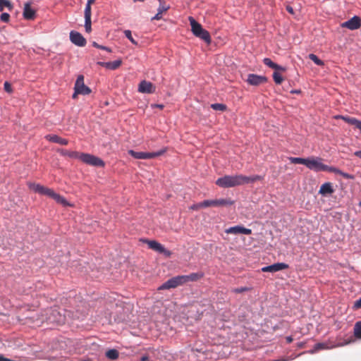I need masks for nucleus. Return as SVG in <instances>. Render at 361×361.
Segmentation results:
<instances>
[{
    "instance_id": "1",
    "label": "nucleus",
    "mask_w": 361,
    "mask_h": 361,
    "mask_svg": "<svg viewBox=\"0 0 361 361\" xmlns=\"http://www.w3.org/2000/svg\"><path fill=\"white\" fill-rule=\"evenodd\" d=\"M262 180V177L259 175L246 176L243 174L235 176H224L216 180V184L221 188H232L238 185L254 183Z\"/></svg>"
},
{
    "instance_id": "2",
    "label": "nucleus",
    "mask_w": 361,
    "mask_h": 361,
    "mask_svg": "<svg viewBox=\"0 0 361 361\" xmlns=\"http://www.w3.org/2000/svg\"><path fill=\"white\" fill-rule=\"evenodd\" d=\"M203 277L204 274L202 272L192 273L189 275L177 276L166 281L158 288V290L175 288L190 281H197Z\"/></svg>"
},
{
    "instance_id": "3",
    "label": "nucleus",
    "mask_w": 361,
    "mask_h": 361,
    "mask_svg": "<svg viewBox=\"0 0 361 361\" xmlns=\"http://www.w3.org/2000/svg\"><path fill=\"white\" fill-rule=\"evenodd\" d=\"M30 190L40 195H44L54 199L57 203L63 206H68L69 204L67 200L59 194L56 193L52 189L47 188L42 185L35 183L28 182L27 183Z\"/></svg>"
},
{
    "instance_id": "4",
    "label": "nucleus",
    "mask_w": 361,
    "mask_h": 361,
    "mask_svg": "<svg viewBox=\"0 0 361 361\" xmlns=\"http://www.w3.org/2000/svg\"><path fill=\"white\" fill-rule=\"evenodd\" d=\"M30 190L40 195H44L54 199L57 203L63 206H68L69 204L67 200L59 194L56 193L52 189L47 188L42 185L35 183L28 182L27 183Z\"/></svg>"
},
{
    "instance_id": "5",
    "label": "nucleus",
    "mask_w": 361,
    "mask_h": 361,
    "mask_svg": "<svg viewBox=\"0 0 361 361\" xmlns=\"http://www.w3.org/2000/svg\"><path fill=\"white\" fill-rule=\"evenodd\" d=\"M44 313L47 315L46 321L49 323L62 324L65 322V316L57 307L46 309Z\"/></svg>"
},
{
    "instance_id": "6",
    "label": "nucleus",
    "mask_w": 361,
    "mask_h": 361,
    "mask_svg": "<svg viewBox=\"0 0 361 361\" xmlns=\"http://www.w3.org/2000/svg\"><path fill=\"white\" fill-rule=\"evenodd\" d=\"M306 166L314 171H329L331 166L324 164L322 162V159L319 157L308 158L306 163Z\"/></svg>"
},
{
    "instance_id": "7",
    "label": "nucleus",
    "mask_w": 361,
    "mask_h": 361,
    "mask_svg": "<svg viewBox=\"0 0 361 361\" xmlns=\"http://www.w3.org/2000/svg\"><path fill=\"white\" fill-rule=\"evenodd\" d=\"M166 149H161L156 152H135L133 149L128 151V154L137 159H149L159 157L165 153Z\"/></svg>"
},
{
    "instance_id": "8",
    "label": "nucleus",
    "mask_w": 361,
    "mask_h": 361,
    "mask_svg": "<svg viewBox=\"0 0 361 361\" xmlns=\"http://www.w3.org/2000/svg\"><path fill=\"white\" fill-rule=\"evenodd\" d=\"M79 159L83 163L93 166L104 167L105 166L102 159L90 154L80 153Z\"/></svg>"
},
{
    "instance_id": "9",
    "label": "nucleus",
    "mask_w": 361,
    "mask_h": 361,
    "mask_svg": "<svg viewBox=\"0 0 361 361\" xmlns=\"http://www.w3.org/2000/svg\"><path fill=\"white\" fill-rule=\"evenodd\" d=\"M74 90H76V93H80V94L87 95L91 93L90 88L84 83V76L82 75L78 76Z\"/></svg>"
},
{
    "instance_id": "10",
    "label": "nucleus",
    "mask_w": 361,
    "mask_h": 361,
    "mask_svg": "<svg viewBox=\"0 0 361 361\" xmlns=\"http://www.w3.org/2000/svg\"><path fill=\"white\" fill-rule=\"evenodd\" d=\"M233 204L234 201L231 199L206 200L203 201L205 207L230 206Z\"/></svg>"
},
{
    "instance_id": "11",
    "label": "nucleus",
    "mask_w": 361,
    "mask_h": 361,
    "mask_svg": "<svg viewBox=\"0 0 361 361\" xmlns=\"http://www.w3.org/2000/svg\"><path fill=\"white\" fill-rule=\"evenodd\" d=\"M145 242L147 244L149 248L164 254L167 257H170L171 255V251L166 250L161 243L156 240H145Z\"/></svg>"
},
{
    "instance_id": "12",
    "label": "nucleus",
    "mask_w": 361,
    "mask_h": 361,
    "mask_svg": "<svg viewBox=\"0 0 361 361\" xmlns=\"http://www.w3.org/2000/svg\"><path fill=\"white\" fill-rule=\"evenodd\" d=\"M46 318L47 315L45 314L44 310H41L39 312H36L32 315L27 317L26 319L29 320L27 323L39 326L44 322H47Z\"/></svg>"
},
{
    "instance_id": "13",
    "label": "nucleus",
    "mask_w": 361,
    "mask_h": 361,
    "mask_svg": "<svg viewBox=\"0 0 361 361\" xmlns=\"http://www.w3.org/2000/svg\"><path fill=\"white\" fill-rule=\"evenodd\" d=\"M342 27H346L350 30H354L361 27V20L358 16H354L350 20L341 24Z\"/></svg>"
},
{
    "instance_id": "14",
    "label": "nucleus",
    "mask_w": 361,
    "mask_h": 361,
    "mask_svg": "<svg viewBox=\"0 0 361 361\" xmlns=\"http://www.w3.org/2000/svg\"><path fill=\"white\" fill-rule=\"evenodd\" d=\"M250 85L257 86L267 82V78L256 74H249L246 80Z\"/></svg>"
},
{
    "instance_id": "15",
    "label": "nucleus",
    "mask_w": 361,
    "mask_h": 361,
    "mask_svg": "<svg viewBox=\"0 0 361 361\" xmlns=\"http://www.w3.org/2000/svg\"><path fill=\"white\" fill-rule=\"evenodd\" d=\"M156 90V87L151 82L147 80H142L138 85V92L141 93L151 94L154 93Z\"/></svg>"
},
{
    "instance_id": "16",
    "label": "nucleus",
    "mask_w": 361,
    "mask_h": 361,
    "mask_svg": "<svg viewBox=\"0 0 361 361\" xmlns=\"http://www.w3.org/2000/svg\"><path fill=\"white\" fill-rule=\"evenodd\" d=\"M70 39L72 43L79 47H84L86 44V39L80 32L76 31L70 32Z\"/></svg>"
},
{
    "instance_id": "17",
    "label": "nucleus",
    "mask_w": 361,
    "mask_h": 361,
    "mask_svg": "<svg viewBox=\"0 0 361 361\" xmlns=\"http://www.w3.org/2000/svg\"><path fill=\"white\" fill-rule=\"evenodd\" d=\"M225 232L228 234H245L250 235L252 233V230L250 228H246L243 226H235L233 227H230L226 229Z\"/></svg>"
},
{
    "instance_id": "18",
    "label": "nucleus",
    "mask_w": 361,
    "mask_h": 361,
    "mask_svg": "<svg viewBox=\"0 0 361 361\" xmlns=\"http://www.w3.org/2000/svg\"><path fill=\"white\" fill-rule=\"evenodd\" d=\"M288 268V265L286 263L279 262L269 266L262 268L263 272H276Z\"/></svg>"
},
{
    "instance_id": "19",
    "label": "nucleus",
    "mask_w": 361,
    "mask_h": 361,
    "mask_svg": "<svg viewBox=\"0 0 361 361\" xmlns=\"http://www.w3.org/2000/svg\"><path fill=\"white\" fill-rule=\"evenodd\" d=\"M23 18L26 20H34L36 16V11L31 8V3L27 2L24 4Z\"/></svg>"
},
{
    "instance_id": "20",
    "label": "nucleus",
    "mask_w": 361,
    "mask_h": 361,
    "mask_svg": "<svg viewBox=\"0 0 361 361\" xmlns=\"http://www.w3.org/2000/svg\"><path fill=\"white\" fill-rule=\"evenodd\" d=\"M159 2V6L157 9V13L152 18V20H159L162 18V14L166 12L169 8L170 6L166 4L165 1L162 0H158Z\"/></svg>"
},
{
    "instance_id": "21",
    "label": "nucleus",
    "mask_w": 361,
    "mask_h": 361,
    "mask_svg": "<svg viewBox=\"0 0 361 361\" xmlns=\"http://www.w3.org/2000/svg\"><path fill=\"white\" fill-rule=\"evenodd\" d=\"M189 21L191 26V31L195 36L200 34V32L203 30V27L200 23L197 22L192 17H189Z\"/></svg>"
},
{
    "instance_id": "22",
    "label": "nucleus",
    "mask_w": 361,
    "mask_h": 361,
    "mask_svg": "<svg viewBox=\"0 0 361 361\" xmlns=\"http://www.w3.org/2000/svg\"><path fill=\"white\" fill-rule=\"evenodd\" d=\"M122 63V61L121 59H118L114 61L109 62H98V64L110 70H116L120 67Z\"/></svg>"
},
{
    "instance_id": "23",
    "label": "nucleus",
    "mask_w": 361,
    "mask_h": 361,
    "mask_svg": "<svg viewBox=\"0 0 361 361\" xmlns=\"http://www.w3.org/2000/svg\"><path fill=\"white\" fill-rule=\"evenodd\" d=\"M334 192V190L332 187V184L331 183L328 182V183H325L321 185L319 193L324 196H326V195H330L333 194Z\"/></svg>"
},
{
    "instance_id": "24",
    "label": "nucleus",
    "mask_w": 361,
    "mask_h": 361,
    "mask_svg": "<svg viewBox=\"0 0 361 361\" xmlns=\"http://www.w3.org/2000/svg\"><path fill=\"white\" fill-rule=\"evenodd\" d=\"M45 138L49 142L58 143L61 145H67L68 144V140L62 138L56 135H47Z\"/></svg>"
},
{
    "instance_id": "25",
    "label": "nucleus",
    "mask_w": 361,
    "mask_h": 361,
    "mask_svg": "<svg viewBox=\"0 0 361 361\" xmlns=\"http://www.w3.org/2000/svg\"><path fill=\"white\" fill-rule=\"evenodd\" d=\"M263 63L268 67L273 68L276 71H279L282 72H284L286 71V68L274 63L269 58H264L263 59Z\"/></svg>"
},
{
    "instance_id": "26",
    "label": "nucleus",
    "mask_w": 361,
    "mask_h": 361,
    "mask_svg": "<svg viewBox=\"0 0 361 361\" xmlns=\"http://www.w3.org/2000/svg\"><path fill=\"white\" fill-rule=\"evenodd\" d=\"M58 152L63 157H68L72 159H79L80 152L75 151H69L67 149H61Z\"/></svg>"
},
{
    "instance_id": "27",
    "label": "nucleus",
    "mask_w": 361,
    "mask_h": 361,
    "mask_svg": "<svg viewBox=\"0 0 361 361\" xmlns=\"http://www.w3.org/2000/svg\"><path fill=\"white\" fill-rule=\"evenodd\" d=\"M336 118L343 120L345 122H346L348 124L355 126V128H358V126H359V123L360 121L355 118L350 117V116H336Z\"/></svg>"
},
{
    "instance_id": "28",
    "label": "nucleus",
    "mask_w": 361,
    "mask_h": 361,
    "mask_svg": "<svg viewBox=\"0 0 361 361\" xmlns=\"http://www.w3.org/2000/svg\"><path fill=\"white\" fill-rule=\"evenodd\" d=\"M195 37L204 40L208 44H209L212 42V38L209 32L204 29L202 30V31L200 32V34L196 35Z\"/></svg>"
},
{
    "instance_id": "29",
    "label": "nucleus",
    "mask_w": 361,
    "mask_h": 361,
    "mask_svg": "<svg viewBox=\"0 0 361 361\" xmlns=\"http://www.w3.org/2000/svg\"><path fill=\"white\" fill-rule=\"evenodd\" d=\"M330 172L334 173L336 174H339L346 179H354V178H355L353 175L345 173V172L341 171L340 169H338L336 167H333V166H331V169H330Z\"/></svg>"
},
{
    "instance_id": "30",
    "label": "nucleus",
    "mask_w": 361,
    "mask_h": 361,
    "mask_svg": "<svg viewBox=\"0 0 361 361\" xmlns=\"http://www.w3.org/2000/svg\"><path fill=\"white\" fill-rule=\"evenodd\" d=\"M354 336L357 339H361V321L355 322L353 328Z\"/></svg>"
},
{
    "instance_id": "31",
    "label": "nucleus",
    "mask_w": 361,
    "mask_h": 361,
    "mask_svg": "<svg viewBox=\"0 0 361 361\" xmlns=\"http://www.w3.org/2000/svg\"><path fill=\"white\" fill-rule=\"evenodd\" d=\"M118 351L116 349H111L106 352V356L110 360H114L118 357Z\"/></svg>"
},
{
    "instance_id": "32",
    "label": "nucleus",
    "mask_w": 361,
    "mask_h": 361,
    "mask_svg": "<svg viewBox=\"0 0 361 361\" xmlns=\"http://www.w3.org/2000/svg\"><path fill=\"white\" fill-rule=\"evenodd\" d=\"M11 11L13 8L12 4L8 0H0V11H3L4 8Z\"/></svg>"
},
{
    "instance_id": "33",
    "label": "nucleus",
    "mask_w": 361,
    "mask_h": 361,
    "mask_svg": "<svg viewBox=\"0 0 361 361\" xmlns=\"http://www.w3.org/2000/svg\"><path fill=\"white\" fill-rule=\"evenodd\" d=\"M289 160L292 164H303L306 166L307 159L300 158V157H290Z\"/></svg>"
},
{
    "instance_id": "34",
    "label": "nucleus",
    "mask_w": 361,
    "mask_h": 361,
    "mask_svg": "<svg viewBox=\"0 0 361 361\" xmlns=\"http://www.w3.org/2000/svg\"><path fill=\"white\" fill-rule=\"evenodd\" d=\"M211 108L215 111H225L227 109L226 105L220 103L211 104Z\"/></svg>"
},
{
    "instance_id": "35",
    "label": "nucleus",
    "mask_w": 361,
    "mask_h": 361,
    "mask_svg": "<svg viewBox=\"0 0 361 361\" xmlns=\"http://www.w3.org/2000/svg\"><path fill=\"white\" fill-rule=\"evenodd\" d=\"M309 59L310 60H312L315 64H317V66H322L324 65V63L323 61H322L321 59H319L315 54H309L308 56Z\"/></svg>"
},
{
    "instance_id": "36",
    "label": "nucleus",
    "mask_w": 361,
    "mask_h": 361,
    "mask_svg": "<svg viewBox=\"0 0 361 361\" xmlns=\"http://www.w3.org/2000/svg\"><path fill=\"white\" fill-rule=\"evenodd\" d=\"M326 348H328V347L326 346V345L325 343H318L315 344V345L314 346V348L312 350H310V353L313 354L319 350L326 349Z\"/></svg>"
},
{
    "instance_id": "37",
    "label": "nucleus",
    "mask_w": 361,
    "mask_h": 361,
    "mask_svg": "<svg viewBox=\"0 0 361 361\" xmlns=\"http://www.w3.org/2000/svg\"><path fill=\"white\" fill-rule=\"evenodd\" d=\"M279 71H276L273 73V79L276 84L281 85L282 82L283 81V78L281 76V73L278 72Z\"/></svg>"
},
{
    "instance_id": "38",
    "label": "nucleus",
    "mask_w": 361,
    "mask_h": 361,
    "mask_svg": "<svg viewBox=\"0 0 361 361\" xmlns=\"http://www.w3.org/2000/svg\"><path fill=\"white\" fill-rule=\"evenodd\" d=\"M251 290V288L249 287H240L235 288L232 290V292L234 293H242L243 292L249 291Z\"/></svg>"
},
{
    "instance_id": "39",
    "label": "nucleus",
    "mask_w": 361,
    "mask_h": 361,
    "mask_svg": "<svg viewBox=\"0 0 361 361\" xmlns=\"http://www.w3.org/2000/svg\"><path fill=\"white\" fill-rule=\"evenodd\" d=\"M125 36L134 44H137V42L133 39L131 31L126 30L124 31Z\"/></svg>"
},
{
    "instance_id": "40",
    "label": "nucleus",
    "mask_w": 361,
    "mask_h": 361,
    "mask_svg": "<svg viewBox=\"0 0 361 361\" xmlns=\"http://www.w3.org/2000/svg\"><path fill=\"white\" fill-rule=\"evenodd\" d=\"M85 27L87 32H90L92 30L91 28V18H85Z\"/></svg>"
},
{
    "instance_id": "41",
    "label": "nucleus",
    "mask_w": 361,
    "mask_h": 361,
    "mask_svg": "<svg viewBox=\"0 0 361 361\" xmlns=\"http://www.w3.org/2000/svg\"><path fill=\"white\" fill-rule=\"evenodd\" d=\"M91 18V5L86 4L85 8V18Z\"/></svg>"
},
{
    "instance_id": "42",
    "label": "nucleus",
    "mask_w": 361,
    "mask_h": 361,
    "mask_svg": "<svg viewBox=\"0 0 361 361\" xmlns=\"http://www.w3.org/2000/svg\"><path fill=\"white\" fill-rule=\"evenodd\" d=\"M92 45L93 47H96V48H98V49H103V50H106L109 52H111V50L110 48L107 47H104V46H102V45H99L98 44L97 42H94L92 43Z\"/></svg>"
},
{
    "instance_id": "43",
    "label": "nucleus",
    "mask_w": 361,
    "mask_h": 361,
    "mask_svg": "<svg viewBox=\"0 0 361 361\" xmlns=\"http://www.w3.org/2000/svg\"><path fill=\"white\" fill-rule=\"evenodd\" d=\"M0 19L3 22L8 23L10 19V15L7 13H3L0 16Z\"/></svg>"
},
{
    "instance_id": "44",
    "label": "nucleus",
    "mask_w": 361,
    "mask_h": 361,
    "mask_svg": "<svg viewBox=\"0 0 361 361\" xmlns=\"http://www.w3.org/2000/svg\"><path fill=\"white\" fill-rule=\"evenodd\" d=\"M202 207H205L204 205L203 204V202L192 205L190 207V209L197 210V209H199L200 208H202Z\"/></svg>"
},
{
    "instance_id": "45",
    "label": "nucleus",
    "mask_w": 361,
    "mask_h": 361,
    "mask_svg": "<svg viewBox=\"0 0 361 361\" xmlns=\"http://www.w3.org/2000/svg\"><path fill=\"white\" fill-rule=\"evenodd\" d=\"M354 308H355V309L361 308V298L355 302Z\"/></svg>"
},
{
    "instance_id": "46",
    "label": "nucleus",
    "mask_w": 361,
    "mask_h": 361,
    "mask_svg": "<svg viewBox=\"0 0 361 361\" xmlns=\"http://www.w3.org/2000/svg\"><path fill=\"white\" fill-rule=\"evenodd\" d=\"M4 89L6 92H11V85L8 82H6L4 83Z\"/></svg>"
},
{
    "instance_id": "47",
    "label": "nucleus",
    "mask_w": 361,
    "mask_h": 361,
    "mask_svg": "<svg viewBox=\"0 0 361 361\" xmlns=\"http://www.w3.org/2000/svg\"><path fill=\"white\" fill-rule=\"evenodd\" d=\"M353 341H354V340L353 339V338H352V337H350V338L349 340L345 341L344 343H343L338 344L337 346H343V345H348V344H349V343H352V342H353Z\"/></svg>"
},
{
    "instance_id": "48",
    "label": "nucleus",
    "mask_w": 361,
    "mask_h": 361,
    "mask_svg": "<svg viewBox=\"0 0 361 361\" xmlns=\"http://www.w3.org/2000/svg\"><path fill=\"white\" fill-rule=\"evenodd\" d=\"M286 11L290 14H294L293 8L290 6H286Z\"/></svg>"
},
{
    "instance_id": "49",
    "label": "nucleus",
    "mask_w": 361,
    "mask_h": 361,
    "mask_svg": "<svg viewBox=\"0 0 361 361\" xmlns=\"http://www.w3.org/2000/svg\"><path fill=\"white\" fill-rule=\"evenodd\" d=\"M152 107H157L160 109H162L164 108V105L163 104H152Z\"/></svg>"
},
{
    "instance_id": "50",
    "label": "nucleus",
    "mask_w": 361,
    "mask_h": 361,
    "mask_svg": "<svg viewBox=\"0 0 361 361\" xmlns=\"http://www.w3.org/2000/svg\"><path fill=\"white\" fill-rule=\"evenodd\" d=\"M355 156L359 157L360 159H361V150L360 151H356L355 153H354Z\"/></svg>"
},
{
    "instance_id": "51",
    "label": "nucleus",
    "mask_w": 361,
    "mask_h": 361,
    "mask_svg": "<svg viewBox=\"0 0 361 361\" xmlns=\"http://www.w3.org/2000/svg\"><path fill=\"white\" fill-rule=\"evenodd\" d=\"M148 360H149V357L147 355L142 356L140 358V361H148Z\"/></svg>"
},
{
    "instance_id": "52",
    "label": "nucleus",
    "mask_w": 361,
    "mask_h": 361,
    "mask_svg": "<svg viewBox=\"0 0 361 361\" xmlns=\"http://www.w3.org/2000/svg\"><path fill=\"white\" fill-rule=\"evenodd\" d=\"M95 1L96 0H88L87 2V4L92 5V4H94Z\"/></svg>"
},
{
    "instance_id": "53",
    "label": "nucleus",
    "mask_w": 361,
    "mask_h": 361,
    "mask_svg": "<svg viewBox=\"0 0 361 361\" xmlns=\"http://www.w3.org/2000/svg\"><path fill=\"white\" fill-rule=\"evenodd\" d=\"M286 341H287V342H288V343H291V342L293 341V338H292V337H290V336H288V337L286 338Z\"/></svg>"
},
{
    "instance_id": "54",
    "label": "nucleus",
    "mask_w": 361,
    "mask_h": 361,
    "mask_svg": "<svg viewBox=\"0 0 361 361\" xmlns=\"http://www.w3.org/2000/svg\"><path fill=\"white\" fill-rule=\"evenodd\" d=\"M78 94H80V93H76V90H75L72 97L73 99H75L77 97Z\"/></svg>"
},
{
    "instance_id": "55",
    "label": "nucleus",
    "mask_w": 361,
    "mask_h": 361,
    "mask_svg": "<svg viewBox=\"0 0 361 361\" xmlns=\"http://www.w3.org/2000/svg\"><path fill=\"white\" fill-rule=\"evenodd\" d=\"M0 361H11L10 360L8 359H6V358H4L2 357H0Z\"/></svg>"
},
{
    "instance_id": "56",
    "label": "nucleus",
    "mask_w": 361,
    "mask_h": 361,
    "mask_svg": "<svg viewBox=\"0 0 361 361\" xmlns=\"http://www.w3.org/2000/svg\"><path fill=\"white\" fill-rule=\"evenodd\" d=\"M274 361H286V360L285 359H282V360H275Z\"/></svg>"
},
{
    "instance_id": "57",
    "label": "nucleus",
    "mask_w": 361,
    "mask_h": 361,
    "mask_svg": "<svg viewBox=\"0 0 361 361\" xmlns=\"http://www.w3.org/2000/svg\"><path fill=\"white\" fill-rule=\"evenodd\" d=\"M295 92V93H298V92H300V91L295 90V92Z\"/></svg>"
},
{
    "instance_id": "58",
    "label": "nucleus",
    "mask_w": 361,
    "mask_h": 361,
    "mask_svg": "<svg viewBox=\"0 0 361 361\" xmlns=\"http://www.w3.org/2000/svg\"><path fill=\"white\" fill-rule=\"evenodd\" d=\"M359 206L361 207V201L359 202Z\"/></svg>"
}]
</instances>
